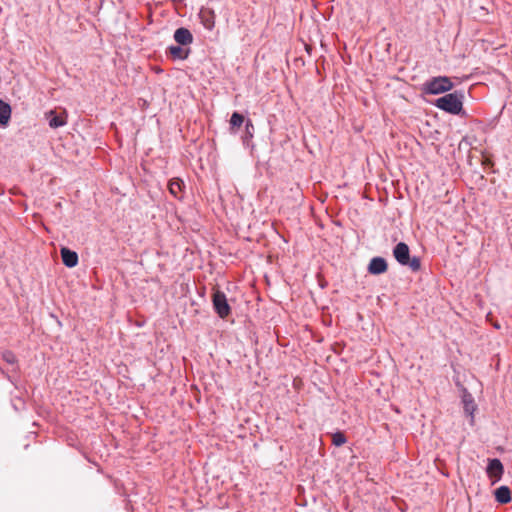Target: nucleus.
Segmentation results:
<instances>
[{
  "label": "nucleus",
  "instance_id": "nucleus-1",
  "mask_svg": "<svg viewBox=\"0 0 512 512\" xmlns=\"http://www.w3.org/2000/svg\"><path fill=\"white\" fill-rule=\"evenodd\" d=\"M463 100L464 92L462 90H456L437 98L433 102V105L448 114L467 117V113L463 108Z\"/></svg>",
  "mask_w": 512,
  "mask_h": 512
},
{
  "label": "nucleus",
  "instance_id": "nucleus-2",
  "mask_svg": "<svg viewBox=\"0 0 512 512\" xmlns=\"http://www.w3.org/2000/svg\"><path fill=\"white\" fill-rule=\"evenodd\" d=\"M454 88L452 78L448 76H435L421 84L420 91L425 95H439L451 91Z\"/></svg>",
  "mask_w": 512,
  "mask_h": 512
},
{
  "label": "nucleus",
  "instance_id": "nucleus-3",
  "mask_svg": "<svg viewBox=\"0 0 512 512\" xmlns=\"http://www.w3.org/2000/svg\"><path fill=\"white\" fill-rule=\"evenodd\" d=\"M393 256L395 260L402 266H408L413 272L421 269V260L419 257L410 256V248L404 242L397 243L393 248Z\"/></svg>",
  "mask_w": 512,
  "mask_h": 512
},
{
  "label": "nucleus",
  "instance_id": "nucleus-4",
  "mask_svg": "<svg viewBox=\"0 0 512 512\" xmlns=\"http://www.w3.org/2000/svg\"><path fill=\"white\" fill-rule=\"evenodd\" d=\"M212 304L215 313L222 319H226L231 314V306L228 303L225 293L215 289L212 293Z\"/></svg>",
  "mask_w": 512,
  "mask_h": 512
},
{
  "label": "nucleus",
  "instance_id": "nucleus-5",
  "mask_svg": "<svg viewBox=\"0 0 512 512\" xmlns=\"http://www.w3.org/2000/svg\"><path fill=\"white\" fill-rule=\"evenodd\" d=\"M486 474L491 481V484L494 485L498 483L504 474V466L500 459L498 458H489L488 464L486 467Z\"/></svg>",
  "mask_w": 512,
  "mask_h": 512
},
{
  "label": "nucleus",
  "instance_id": "nucleus-6",
  "mask_svg": "<svg viewBox=\"0 0 512 512\" xmlns=\"http://www.w3.org/2000/svg\"><path fill=\"white\" fill-rule=\"evenodd\" d=\"M387 270L388 263L385 258L380 256L373 257L367 266V271L371 275H381L387 272Z\"/></svg>",
  "mask_w": 512,
  "mask_h": 512
},
{
  "label": "nucleus",
  "instance_id": "nucleus-7",
  "mask_svg": "<svg viewBox=\"0 0 512 512\" xmlns=\"http://www.w3.org/2000/svg\"><path fill=\"white\" fill-rule=\"evenodd\" d=\"M199 19L202 23V25L208 29L212 30L215 27V12L213 9L208 7H202L199 11Z\"/></svg>",
  "mask_w": 512,
  "mask_h": 512
},
{
  "label": "nucleus",
  "instance_id": "nucleus-8",
  "mask_svg": "<svg viewBox=\"0 0 512 512\" xmlns=\"http://www.w3.org/2000/svg\"><path fill=\"white\" fill-rule=\"evenodd\" d=\"M60 254L62 262L66 267L73 268L78 264L79 257L77 252L67 247H62L60 250Z\"/></svg>",
  "mask_w": 512,
  "mask_h": 512
},
{
  "label": "nucleus",
  "instance_id": "nucleus-9",
  "mask_svg": "<svg viewBox=\"0 0 512 512\" xmlns=\"http://www.w3.org/2000/svg\"><path fill=\"white\" fill-rule=\"evenodd\" d=\"M174 40L178 43V45L186 46L193 41L192 33L184 27H180L174 32Z\"/></svg>",
  "mask_w": 512,
  "mask_h": 512
},
{
  "label": "nucleus",
  "instance_id": "nucleus-10",
  "mask_svg": "<svg viewBox=\"0 0 512 512\" xmlns=\"http://www.w3.org/2000/svg\"><path fill=\"white\" fill-rule=\"evenodd\" d=\"M12 108L11 105L0 99V127H7L11 120Z\"/></svg>",
  "mask_w": 512,
  "mask_h": 512
},
{
  "label": "nucleus",
  "instance_id": "nucleus-11",
  "mask_svg": "<svg viewBox=\"0 0 512 512\" xmlns=\"http://www.w3.org/2000/svg\"><path fill=\"white\" fill-rule=\"evenodd\" d=\"M46 119L48 120L49 126L54 129L62 127L66 124V116L63 114H58L53 110L46 113Z\"/></svg>",
  "mask_w": 512,
  "mask_h": 512
},
{
  "label": "nucleus",
  "instance_id": "nucleus-12",
  "mask_svg": "<svg viewBox=\"0 0 512 512\" xmlns=\"http://www.w3.org/2000/svg\"><path fill=\"white\" fill-rule=\"evenodd\" d=\"M495 500L500 504H507L511 502V490L508 486H500L494 491Z\"/></svg>",
  "mask_w": 512,
  "mask_h": 512
},
{
  "label": "nucleus",
  "instance_id": "nucleus-13",
  "mask_svg": "<svg viewBox=\"0 0 512 512\" xmlns=\"http://www.w3.org/2000/svg\"><path fill=\"white\" fill-rule=\"evenodd\" d=\"M462 402H463L465 413L470 416H473V413L476 410V404H475L473 396L466 389H464V392L462 395Z\"/></svg>",
  "mask_w": 512,
  "mask_h": 512
},
{
  "label": "nucleus",
  "instance_id": "nucleus-14",
  "mask_svg": "<svg viewBox=\"0 0 512 512\" xmlns=\"http://www.w3.org/2000/svg\"><path fill=\"white\" fill-rule=\"evenodd\" d=\"M255 127L251 119H247L245 122V131L242 136V142L245 146L249 147L252 145V138L254 137Z\"/></svg>",
  "mask_w": 512,
  "mask_h": 512
},
{
  "label": "nucleus",
  "instance_id": "nucleus-15",
  "mask_svg": "<svg viewBox=\"0 0 512 512\" xmlns=\"http://www.w3.org/2000/svg\"><path fill=\"white\" fill-rule=\"evenodd\" d=\"M167 51L173 60H184L188 56V49L183 48L181 45H172Z\"/></svg>",
  "mask_w": 512,
  "mask_h": 512
},
{
  "label": "nucleus",
  "instance_id": "nucleus-16",
  "mask_svg": "<svg viewBox=\"0 0 512 512\" xmlns=\"http://www.w3.org/2000/svg\"><path fill=\"white\" fill-rule=\"evenodd\" d=\"M246 120L247 119H245L241 113L237 111L233 112L230 118V131L235 133L246 122Z\"/></svg>",
  "mask_w": 512,
  "mask_h": 512
},
{
  "label": "nucleus",
  "instance_id": "nucleus-17",
  "mask_svg": "<svg viewBox=\"0 0 512 512\" xmlns=\"http://www.w3.org/2000/svg\"><path fill=\"white\" fill-rule=\"evenodd\" d=\"M169 191L170 193L176 197L180 198V194L185 187L184 182L180 178H173L169 181Z\"/></svg>",
  "mask_w": 512,
  "mask_h": 512
},
{
  "label": "nucleus",
  "instance_id": "nucleus-18",
  "mask_svg": "<svg viewBox=\"0 0 512 512\" xmlns=\"http://www.w3.org/2000/svg\"><path fill=\"white\" fill-rule=\"evenodd\" d=\"M347 442V437L342 431H337L332 434V444L336 447H340Z\"/></svg>",
  "mask_w": 512,
  "mask_h": 512
},
{
  "label": "nucleus",
  "instance_id": "nucleus-19",
  "mask_svg": "<svg viewBox=\"0 0 512 512\" xmlns=\"http://www.w3.org/2000/svg\"><path fill=\"white\" fill-rule=\"evenodd\" d=\"M2 356V359L8 363V364H11V365H14L17 363V357L16 355L14 354V352H12L11 350H5L2 352L1 354Z\"/></svg>",
  "mask_w": 512,
  "mask_h": 512
},
{
  "label": "nucleus",
  "instance_id": "nucleus-20",
  "mask_svg": "<svg viewBox=\"0 0 512 512\" xmlns=\"http://www.w3.org/2000/svg\"><path fill=\"white\" fill-rule=\"evenodd\" d=\"M152 68L155 71V73H157V74H160L163 72V70L161 69V66H159V65L152 66Z\"/></svg>",
  "mask_w": 512,
  "mask_h": 512
},
{
  "label": "nucleus",
  "instance_id": "nucleus-21",
  "mask_svg": "<svg viewBox=\"0 0 512 512\" xmlns=\"http://www.w3.org/2000/svg\"><path fill=\"white\" fill-rule=\"evenodd\" d=\"M139 101H142V105H141V107H144V106H146V105H147L146 100L139 99Z\"/></svg>",
  "mask_w": 512,
  "mask_h": 512
},
{
  "label": "nucleus",
  "instance_id": "nucleus-22",
  "mask_svg": "<svg viewBox=\"0 0 512 512\" xmlns=\"http://www.w3.org/2000/svg\"><path fill=\"white\" fill-rule=\"evenodd\" d=\"M316 71H317V73H318L319 75H321V70H320L319 66H316Z\"/></svg>",
  "mask_w": 512,
  "mask_h": 512
},
{
  "label": "nucleus",
  "instance_id": "nucleus-23",
  "mask_svg": "<svg viewBox=\"0 0 512 512\" xmlns=\"http://www.w3.org/2000/svg\"><path fill=\"white\" fill-rule=\"evenodd\" d=\"M509 70L512 72V66H508Z\"/></svg>",
  "mask_w": 512,
  "mask_h": 512
}]
</instances>
